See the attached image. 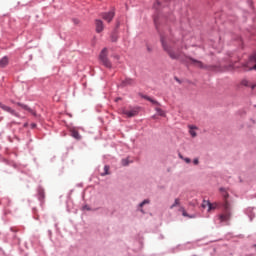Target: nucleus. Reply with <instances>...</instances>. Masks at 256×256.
Instances as JSON below:
<instances>
[{"mask_svg": "<svg viewBox=\"0 0 256 256\" xmlns=\"http://www.w3.org/2000/svg\"><path fill=\"white\" fill-rule=\"evenodd\" d=\"M219 191L223 197V212L217 216V219L220 223H228L231 221V217L233 216V205L229 202V192L227 189L222 187Z\"/></svg>", "mask_w": 256, "mask_h": 256, "instance_id": "f257e3e1", "label": "nucleus"}, {"mask_svg": "<svg viewBox=\"0 0 256 256\" xmlns=\"http://www.w3.org/2000/svg\"><path fill=\"white\" fill-rule=\"evenodd\" d=\"M161 43L164 51H166L170 59H180V61H183V53L181 50H179V48L176 46H169L167 43H165V38H161Z\"/></svg>", "mask_w": 256, "mask_h": 256, "instance_id": "f03ea898", "label": "nucleus"}, {"mask_svg": "<svg viewBox=\"0 0 256 256\" xmlns=\"http://www.w3.org/2000/svg\"><path fill=\"white\" fill-rule=\"evenodd\" d=\"M108 55H109V51L107 50V48H104L99 55V59L102 65H104V67L111 69L112 64H111V61H109V58L107 57Z\"/></svg>", "mask_w": 256, "mask_h": 256, "instance_id": "7ed1b4c3", "label": "nucleus"}, {"mask_svg": "<svg viewBox=\"0 0 256 256\" xmlns=\"http://www.w3.org/2000/svg\"><path fill=\"white\" fill-rule=\"evenodd\" d=\"M120 111H121V114L126 115V117H137V115H139V109L137 108H131V109L122 108Z\"/></svg>", "mask_w": 256, "mask_h": 256, "instance_id": "20e7f679", "label": "nucleus"}, {"mask_svg": "<svg viewBox=\"0 0 256 256\" xmlns=\"http://www.w3.org/2000/svg\"><path fill=\"white\" fill-rule=\"evenodd\" d=\"M187 59L191 62V65H194V67H198V69H209L207 65L203 64V62L199 60H195L191 57H187Z\"/></svg>", "mask_w": 256, "mask_h": 256, "instance_id": "39448f33", "label": "nucleus"}, {"mask_svg": "<svg viewBox=\"0 0 256 256\" xmlns=\"http://www.w3.org/2000/svg\"><path fill=\"white\" fill-rule=\"evenodd\" d=\"M0 109H2L3 111H6V113H10V115H13L14 117H20L19 113H17V111H15L13 108L4 105L3 103L0 102Z\"/></svg>", "mask_w": 256, "mask_h": 256, "instance_id": "423d86ee", "label": "nucleus"}, {"mask_svg": "<svg viewBox=\"0 0 256 256\" xmlns=\"http://www.w3.org/2000/svg\"><path fill=\"white\" fill-rule=\"evenodd\" d=\"M101 17L102 19H104V21H107V23H111V21H113V18L115 17V12L110 11L102 13Z\"/></svg>", "mask_w": 256, "mask_h": 256, "instance_id": "0eeeda50", "label": "nucleus"}, {"mask_svg": "<svg viewBox=\"0 0 256 256\" xmlns=\"http://www.w3.org/2000/svg\"><path fill=\"white\" fill-rule=\"evenodd\" d=\"M16 105H18V107H21L22 109H24V111H28V113H31V115H33L34 117H37V112H35V110L31 109L28 105L23 104L21 102H17Z\"/></svg>", "mask_w": 256, "mask_h": 256, "instance_id": "6e6552de", "label": "nucleus"}, {"mask_svg": "<svg viewBox=\"0 0 256 256\" xmlns=\"http://www.w3.org/2000/svg\"><path fill=\"white\" fill-rule=\"evenodd\" d=\"M95 28L96 33H103V30L105 29V24L99 19L95 20Z\"/></svg>", "mask_w": 256, "mask_h": 256, "instance_id": "1a4fd4ad", "label": "nucleus"}, {"mask_svg": "<svg viewBox=\"0 0 256 256\" xmlns=\"http://www.w3.org/2000/svg\"><path fill=\"white\" fill-rule=\"evenodd\" d=\"M249 70L251 71L252 69H254L256 71V53H254L249 60Z\"/></svg>", "mask_w": 256, "mask_h": 256, "instance_id": "9d476101", "label": "nucleus"}, {"mask_svg": "<svg viewBox=\"0 0 256 256\" xmlns=\"http://www.w3.org/2000/svg\"><path fill=\"white\" fill-rule=\"evenodd\" d=\"M70 133H71V137H73L74 139H77V141L81 140V134H79V131H77V129L75 128L70 129Z\"/></svg>", "mask_w": 256, "mask_h": 256, "instance_id": "9b49d317", "label": "nucleus"}, {"mask_svg": "<svg viewBox=\"0 0 256 256\" xmlns=\"http://www.w3.org/2000/svg\"><path fill=\"white\" fill-rule=\"evenodd\" d=\"M7 65H9V58L7 56H4L1 60H0V67H7Z\"/></svg>", "mask_w": 256, "mask_h": 256, "instance_id": "f8f14e48", "label": "nucleus"}, {"mask_svg": "<svg viewBox=\"0 0 256 256\" xmlns=\"http://www.w3.org/2000/svg\"><path fill=\"white\" fill-rule=\"evenodd\" d=\"M215 209H219V203L215 202V203H211L208 206V213H210V211H215Z\"/></svg>", "mask_w": 256, "mask_h": 256, "instance_id": "ddd939ff", "label": "nucleus"}, {"mask_svg": "<svg viewBox=\"0 0 256 256\" xmlns=\"http://www.w3.org/2000/svg\"><path fill=\"white\" fill-rule=\"evenodd\" d=\"M133 83H135V80H134V79L126 78V79L122 82V85H123L124 87H127V85H133Z\"/></svg>", "mask_w": 256, "mask_h": 256, "instance_id": "4468645a", "label": "nucleus"}, {"mask_svg": "<svg viewBox=\"0 0 256 256\" xmlns=\"http://www.w3.org/2000/svg\"><path fill=\"white\" fill-rule=\"evenodd\" d=\"M189 133L191 137H197V132L195 130L197 129V126H189Z\"/></svg>", "mask_w": 256, "mask_h": 256, "instance_id": "2eb2a0df", "label": "nucleus"}, {"mask_svg": "<svg viewBox=\"0 0 256 256\" xmlns=\"http://www.w3.org/2000/svg\"><path fill=\"white\" fill-rule=\"evenodd\" d=\"M181 205V199L176 198L174 203L170 206V209H175V207H179Z\"/></svg>", "mask_w": 256, "mask_h": 256, "instance_id": "dca6fc26", "label": "nucleus"}, {"mask_svg": "<svg viewBox=\"0 0 256 256\" xmlns=\"http://www.w3.org/2000/svg\"><path fill=\"white\" fill-rule=\"evenodd\" d=\"M143 98L146 99V101H150V103H152L153 105H159V102H157V100H153L149 96H143Z\"/></svg>", "mask_w": 256, "mask_h": 256, "instance_id": "f3484780", "label": "nucleus"}, {"mask_svg": "<svg viewBox=\"0 0 256 256\" xmlns=\"http://www.w3.org/2000/svg\"><path fill=\"white\" fill-rule=\"evenodd\" d=\"M210 203L211 202L209 200H203L201 205L202 209H207V207L209 208Z\"/></svg>", "mask_w": 256, "mask_h": 256, "instance_id": "a211bd4d", "label": "nucleus"}, {"mask_svg": "<svg viewBox=\"0 0 256 256\" xmlns=\"http://www.w3.org/2000/svg\"><path fill=\"white\" fill-rule=\"evenodd\" d=\"M163 1H169V0H157V2L154 4V7L156 9H159V7H161V5H163Z\"/></svg>", "mask_w": 256, "mask_h": 256, "instance_id": "6ab92c4d", "label": "nucleus"}, {"mask_svg": "<svg viewBox=\"0 0 256 256\" xmlns=\"http://www.w3.org/2000/svg\"><path fill=\"white\" fill-rule=\"evenodd\" d=\"M155 110L158 113V115H160V117H165V111H163V109L156 107Z\"/></svg>", "mask_w": 256, "mask_h": 256, "instance_id": "aec40b11", "label": "nucleus"}, {"mask_svg": "<svg viewBox=\"0 0 256 256\" xmlns=\"http://www.w3.org/2000/svg\"><path fill=\"white\" fill-rule=\"evenodd\" d=\"M119 39V36L117 34H112L111 35V41L112 43H117V40Z\"/></svg>", "mask_w": 256, "mask_h": 256, "instance_id": "412c9836", "label": "nucleus"}, {"mask_svg": "<svg viewBox=\"0 0 256 256\" xmlns=\"http://www.w3.org/2000/svg\"><path fill=\"white\" fill-rule=\"evenodd\" d=\"M129 163H131V161H129V158L122 159V165H123V167H127V165H129Z\"/></svg>", "mask_w": 256, "mask_h": 256, "instance_id": "4be33fe9", "label": "nucleus"}, {"mask_svg": "<svg viewBox=\"0 0 256 256\" xmlns=\"http://www.w3.org/2000/svg\"><path fill=\"white\" fill-rule=\"evenodd\" d=\"M101 175L102 177H105V175H109V166L104 167V172Z\"/></svg>", "mask_w": 256, "mask_h": 256, "instance_id": "5701e85b", "label": "nucleus"}, {"mask_svg": "<svg viewBox=\"0 0 256 256\" xmlns=\"http://www.w3.org/2000/svg\"><path fill=\"white\" fill-rule=\"evenodd\" d=\"M179 158L182 159L183 161H185V163H191V159L190 158H185L181 154H179Z\"/></svg>", "mask_w": 256, "mask_h": 256, "instance_id": "b1692460", "label": "nucleus"}, {"mask_svg": "<svg viewBox=\"0 0 256 256\" xmlns=\"http://www.w3.org/2000/svg\"><path fill=\"white\" fill-rule=\"evenodd\" d=\"M182 215L183 217H188L189 219H193V216L189 215L185 210H183Z\"/></svg>", "mask_w": 256, "mask_h": 256, "instance_id": "393cba45", "label": "nucleus"}, {"mask_svg": "<svg viewBox=\"0 0 256 256\" xmlns=\"http://www.w3.org/2000/svg\"><path fill=\"white\" fill-rule=\"evenodd\" d=\"M150 201L149 200H144L142 203H140L139 207H143L144 205H149Z\"/></svg>", "mask_w": 256, "mask_h": 256, "instance_id": "a878e982", "label": "nucleus"}, {"mask_svg": "<svg viewBox=\"0 0 256 256\" xmlns=\"http://www.w3.org/2000/svg\"><path fill=\"white\" fill-rule=\"evenodd\" d=\"M242 85H244L245 87H251V85L249 84V81L247 80H243Z\"/></svg>", "mask_w": 256, "mask_h": 256, "instance_id": "bb28decb", "label": "nucleus"}, {"mask_svg": "<svg viewBox=\"0 0 256 256\" xmlns=\"http://www.w3.org/2000/svg\"><path fill=\"white\" fill-rule=\"evenodd\" d=\"M193 163H194V165H199V159L195 158V159L193 160Z\"/></svg>", "mask_w": 256, "mask_h": 256, "instance_id": "cd10ccee", "label": "nucleus"}, {"mask_svg": "<svg viewBox=\"0 0 256 256\" xmlns=\"http://www.w3.org/2000/svg\"><path fill=\"white\" fill-rule=\"evenodd\" d=\"M179 211H180L181 213H183V211H185V208H184V207H180V208H179Z\"/></svg>", "mask_w": 256, "mask_h": 256, "instance_id": "c85d7f7f", "label": "nucleus"}, {"mask_svg": "<svg viewBox=\"0 0 256 256\" xmlns=\"http://www.w3.org/2000/svg\"><path fill=\"white\" fill-rule=\"evenodd\" d=\"M250 87H251V89H255L256 84H253V85H251Z\"/></svg>", "mask_w": 256, "mask_h": 256, "instance_id": "c756f323", "label": "nucleus"}, {"mask_svg": "<svg viewBox=\"0 0 256 256\" xmlns=\"http://www.w3.org/2000/svg\"><path fill=\"white\" fill-rule=\"evenodd\" d=\"M154 22L157 23V19L156 18L154 19Z\"/></svg>", "mask_w": 256, "mask_h": 256, "instance_id": "7c9ffc66", "label": "nucleus"}, {"mask_svg": "<svg viewBox=\"0 0 256 256\" xmlns=\"http://www.w3.org/2000/svg\"><path fill=\"white\" fill-rule=\"evenodd\" d=\"M84 209H89V208H87V206H84Z\"/></svg>", "mask_w": 256, "mask_h": 256, "instance_id": "2f4dec72", "label": "nucleus"}, {"mask_svg": "<svg viewBox=\"0 0 256 256\" xmlns=\"http://www.w3.org/2000/svg\"><path fill=\"white\" fill-rule=\"evenodd\" d=\"M32 127H36V125H35V124H33V125H32Z\"/></svg>", "mask_w": 256, "mask_h": 256, "instance_id": "473e14b6", "label": "nucleus"}, {"mask_svg": "<svg viewBox=\"0 0 256 256\" xmlns=\"http://www.w3.org/2000/svg\"><path fill=\"white\" fill-rule=\"evenodd\" d=\"M255 247H256V245H255Z\"/></svg>", "mask_w": 256, "mask_h": 256, "instance_id": "72a5a7b5", "label": "nucleus"}]
</instances>
